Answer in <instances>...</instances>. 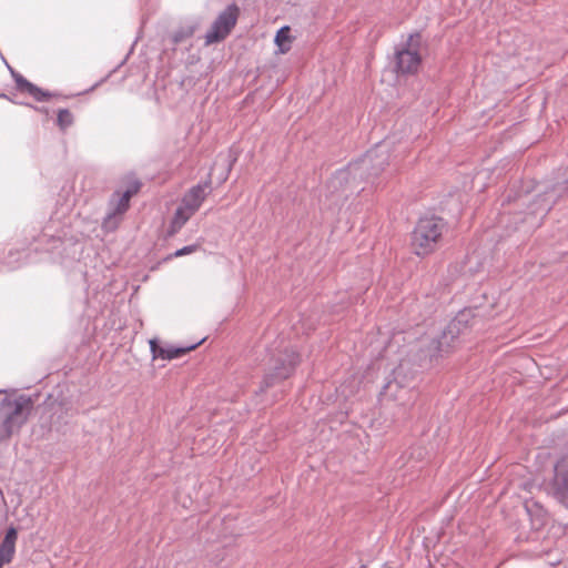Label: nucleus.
I'll return each mask as SVG.
<instances>
[{
    "label": "nucleus",
    "mask_w": 568,
    "mask_h": 568,
    "mask_svg": "<svg viewBox=\"0 0 568 568\" xmlns=\"http://www.w3.org/2000/svg\"><path fill=\"white\" fill-rule=\"evenodd\" d=\"M392 142L387 139L377 143L367 151L361 159L348 164L347 168L338 170L329 180L328 187L337 192L342 189L341 195L347 196V189H356L362 181L374 182L388 165L389 149Z\"/></svg>",
    "instance_id": "nucleus-1"
},
{
    "label": "nucleus",
    "mask_w": 568,
    "mask_h": 568,
    "mask_svg": "<svg viewBox=\"0 0 568 568\" xmlns=\"http://www.w3.org/2000/svg\"><path fill=\"white\" fill-rule=\"evenodd\" d=\"M33 407V399L24 394L7 396L0 402V442H6L19 433L27 424Z\"/></svg>",
    "instance_id": "nucleus-2"
},
{
    "label": "nucleus",
    "mask_w": 568,
    "mask_h": 568,
    "mask_svg": "<svg viewBox=\"0 0 568 568\" xmlns=\"http://www.w3.org/2000/svg\"><path fill=\"white\" fill-rule=\"evenodd\" d=\"M464 316L465 314L462 313L459 316L453 320L439 336H435L430 339L426 337L420 339V348L417 354V358L420 362V367H425L428 363H432L434 358L438 357L445 352H448L455 339L460 334V325L463 323Z\"/></svg>",
    "instance_id": "nucleus-3"
},
{
    "label": "nucleus",
    "mask_w": 568,
    "mask_h": 568,
    "mask_svg": "<svg viewBox=\"0 0 568 568\" xmlns=\"http://www.w3.org/2000/svg\"><path fill=\"white\" fill-rule=\"evenodd\" d=\"M446 223L436 216L419 219L413 231L412 244L417 255H426L433 252L440 240Z\"/></svg>",
    "instance_id": "nucleus-4"
},
{
    "label": "nucleus",
    "mask_w": 568,
    "mask_h": 568,
    "mask_svg": "<svg viewBox=\"0 0 568 568\" xmlns=\"http://www.w3.org/2000/svg\"><path fill=\"white\" fill-rule=\"evenodd\" d=\"M239 16V8L235 4L229 6L213 21L211 29L205 33V45L223 41L235 27Z\"/></svg>",
    "instance_id": "nucleus-5"
},
{
    "label": "nucleus",
    "mask_w": 568,
    "mask_h": 568,
    "mask_svg": "<svg viewBox=\"0 0 568 568\" xmlns=\"http://www.w3.org/2000/svg\"><path fill=\"white\" fill-rule=\"evenodd\" d=\"M139 183L129 187L123 193L115 192L109 202V210L103 219V227L105 230H113L118 225V216L122 215L130 206L131 197L138 192Z\"/></svg>",
    "instance_id": "nucleus-6"
},
{
    "label": "nucleus",
    "mask_w": 568,
    "mask_h": 568,
    "mask_svg": "<svg viewBox=\"0 0 568 568\" xmlns=\"http://www.w3.org/2000/svg\"><path fill=\"white\" fill-rule=\"evenodd\" d=\"M396 69L400 73L417 72L422 59L417 51V44H414V36H409L406 44L396 51Z\"/></svg>",
    "instance_id": "nucleus-7"
},
{
    "label": "nucleus",
    "mask_w": 568,
    "mask_h": 568,
    "mask_svg": "<svg viewBox=\"0 0 568 568\" xmlns=\"http://www.w3.org/2000/svg\"><path fill=\"white\" fill-rule=\"evenodd\" d=\"M300 362V356L295 352H291L285 355L284 359H281L278 364H276L272 372L265 375L263 379V387L268 388L274 386L276 383L288 378L296 365Z\"/></svg>",
    "instance_id": "nucleus-8"
},
{
    "label": "nucleus",
    "mask_w": 568,
    "mask_h": 568,
    "mask_svg": "<svg viewBox=\"0 0 568 568\" xmlns=\"http://www.w3.org/2000/svg\"><path fill=\"white\" fill-rule=\"evenodd\" d=\"M212 181L209 178L204 182H201L192 186L182 197L181 206L186 209L189 212L195 214L201 207L206 196L211 193Z\"/></svg>",
    "instance_id": "nucleus-9"
},
{
    "label": "nucleus",
    "mask_w": 568,
    "mask_h": 568,
    "mask_svg": "<svg viewBox=\"0 0 568 568\" xmlns=\"http://www.w3.org/2000/svg\"><path fill=\"white\" fill-rule=\"evenodd\" d=\"M552 491L560 503H568V454L562 456L555 465Z\"/></svg>",
    "instance_id": "nucleus-10"
},
{
    "label": "nucleus",
    "mask_w": 568,
    "mask_h": 568,
    "mask_svg": "<svg viewBox=\"0 0 568 568\" xmlns=\"http://www.w3.org/2000/svg\"><path fill=\"white\" fill-rule=\"evenodd\" d=\"M6 65L14 80L17 90L20 92H26L29 95H31L36 101L42 102L48 100L52 97V94L48 91L42 90L41 88L37 87L36 84L28 81L24 77H22L19 72H17L8 62H6Z\"/></svg>",
    "instance_id": "nucleus-11"
},
{
    "label": "nucleus",
    "mask_w": 568,
    "mask_h": 568,
    "mask_svg": "<svg viewBox=\"0 0 568 568\" xmlns=\"http://www.w3.org/2000/svg\"><path fill=\"white\" fill-rule=\"evenodd\" d=\"M204 339H201L197 343L184 346V347H174V346H161L156 341H150V349L153 355V358H162L166 361H171L174 358H179L187 352L194 349L197 345H200Z\"/></svg>",
    "instance_id": "nucleus-12"
},
{
    "label": "nucleus",
    "mask_w": 568,
    "mask_h": 568,
    "mask_svg": "<svg viewBox=\"0 0 568 568\" xmlns=\"http://www.w3.org/2000/svg\"><path fill=\"white\" fill-rule=\"evenodd\" d=\"M50 229H51V226L44 227L43 233L40 236L39 241L41 243L44 241L47 242V244L49 245L47 251L53 255V260L62 258L63 253L60 250V247L63 246V251H64L67 246L73 245V244L71 243V240L64 239L67 236L65 231L62 230L61 234L53 235V234H50Z\"/></svg>",
    "instance_id": "nucleus-13"
},
{
    "label": "nucleus",
    "mask_w": 568,
    "mask_h": 568,
    "mask_svg": "<svg viewBox=\"0 0 568 568\" xmlns=\"http://www.w3.org/2000/svg\"><path fill=\"white\" fill-rule=\"evenodd\" d=\"M17 538V529L14 527H10L0 544V568H2L6 564L11 562L13 559Z\"/></svg>",
    "instance_id": "nucleus-14"
},
{
    "label": "nucleus",
    "mask_w": 568,
    "mask_h": 568,
    "mask_svg": "<svg viewBox=\"0 0 568 568\" xmlns=\"http://www.w3.org/2000/svg\"><path fill=\"white\" fill-rule=\"evenodd\" d=\"M200 27V22L197 20H190L182 23L176 30H174L171 34V41L173 44H180L187 39L192 38L196 30Z\"/></svg>",
    "instance_id": "nucleus-15"
},
{
    "label": "nucleus",
    "mask_w": 568,
    "mask_h": 568,
    "mask_svg": "<svg viewBox=\"0 0 568 568\" xmlns=\"http://www.w3.org/2000/svg\"><path fill=\"white\" fill-rule=\"evenodd\" d=\"M194 214L179 205L170 223L168 235L176 234Z\"/></svg>",
    "instance_id": "nucleus-16"
},
{
    "label": "nucleus",
    "mask_w": 568,
    "mask_h": 568,
    "mask_svg": "<svg viewBox=\"0 0 568 568\" xmlns=\"http://www.w3.org/2000/svg\"><path fill=\"white\" fill-rule=\"evenodd\" d=\"M404 371H405V364L400 363L399 366L394 371V381H390L385 385V394L393 395V388H395V387H399L402 389L405 388V385L399 379L400 375L404 373Z\"/></svg>",
    "instance_id": "nucleus-17"
},
{
    "label": "nucleus",
    "mask_w": 568,
    "mask_h": 568,
    "mask_svg": "<svg viewBox=\"0 0 568 568\" xmlns=\"http://www.w3.org/2000/svg\"><path fill=\"white\" fill-rule=\"evenodd\" d=\"M73 123V115L68 109H60L58 112L57 124L64 131Z\"/></svg>",
    "instance_id": "nucleus-18"
},
{
    "label": "nucleus",
    "mask_w": 568,
    "mask_h": 568,
    "mask_svg": "<svg viewBox=\"0 0 568 568\" xmlns=\"http://www.w3.org/2000/svg\"><path fill=\"white\" fill-rule=\"evenodd\" d=\"M287 41H290V28L282 27L275 36V42L278 47H282Z\"/></svg>",
    "instance_id": "nucleus-19"
},
{
    "label": "nucleus",
    "mask_w": 568,
    "mask_h": 568,
    "mask_svg": "<svg viewBox=\"0 0 568 568\" xmlns=\"http://www.w3.org/2000/svg\"><path fill=\"white\" fill-rule=\"evenodd\" d=\"M199 247H200L199 244L186 245V246H184L182 248L176 250L174 252L173 256L180 257V256H184V255L194 253V252L197 251Z\"/></svg>",
    "instance_id": "nucleus-20"
},
{
    "label": "nucleus",
    "mask_w": 568,
    "mask_h": 568,
    "mask_svg": "<svg viewBox=\"0 0 568 568\" xmlns=\"http://www.w3.org/2000/svg\"><path fill=\"white\" fill-rule=\"evenodd\" d=\"M52 426H54V427L57 428V430H59V429H60V427H59V426H57V422H55V420H52Z\"/></svg>",
    "instance_id": "nucleus-21"
},
{
    "label": "nucleus",
    "mask_w": 568,
    "mask_h": 568,
    "mask_svg": "<svg viewBox=\"0 0 568 568\" xmlns=\"http://www.w3.org/2000/svg\"><path fill=\"white\" fill-rule=\"evenodd\" d=\"M227 179V174H225L222 179V181H225Z\"/></svg>",
    "instance_id": "nucleus-22"
},
{
    "label": "nucleus",
    "mask_w": 568,
    "mask_h": 568,
    "mask_svg": "<svg viewBox=\"0 0 568 568\" xmlns=\"http://www.w3.org/2000/svg\"><path fill=\"white\" fill-rule=\"evenodd\" d=\"M3 392H4V390H1V389H0V393H3Z\"/></svg>",
    "instance_id": "nucleus-23"
}]
</instances>
